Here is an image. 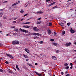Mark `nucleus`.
<instances>
[{
    "mask_svg": "<svg viewBox=\"0 0 76 76\" xmlns=\"http://www.w3.org/2000/svg\"><path fill=\"white\" fill-rule=\"evenodd\" d=\"M12 43L13 45L19 44V42L18 41H14L12 42Z\"/></svg>",
    "mask_w": 76,
    "mask_h": 76,
    "instance_id": "obj_1",
    "label": "nucleus"
},
{
    "mask_svg": "<svg viewBox=\"0 0 76 76\" xmlns=\"http://www.w3.org/2000/svg\"><path fill=\"white\" fill-rule=\"evenodd\" d=\"M20 31H21V32H25V33H27V34L28 33V31H27L26 30L22 29L20 28Z\"/></svg>",
    "mask_w": 76,
    "mask_h": 76,
    "instance_id": "obj_2",
    "label": "nucleus"
},
{
    "mask_svg": "<svg viewBox=\"0 0 76 76\" xmlns=\"http://www.w3.org/2000/svg\"><path fill=\"white\" fill-rule=\"evenodd\" d=\"M33 29L34 31H39V29L37 27H34Z\"/></svg>",
    "mask_w": 76,
    "mask_h": 76,
    "instance_id": "obj_3",
    "label": "nucleus"
},
{
    "mask_svg": "<svg viewBox=\"0 0 76 76\" xmlns=\"http://www.w3.org/2000/svg\"><path fill=\"white\" fill-rule=\"evenodd\" d=\"M20 2V1H18L17 2H16V3L13 4H12V7H13L14 6H15V5H16V4H19V3Z\"/></svg>",
    "mask_w": 76,
    "mask_h": 76,
    "instance_id": "obj_4",
    "label": "nucleus"
},
{
    "mask_svg": "<svg viewBox=\"0 0 76 76\" xmlns=\"http://www.w3.org/2000/svg\"><path fill=\"white\" fill-rule=\"evenodd\" d=\"M6 54L7 56H8V57H10V58H13V56L12 55L7 53Z\"/></svg>",
    "mask_w": 76,
    "mask_h": 76,
    "instance_id": "obj_5",
    "label": "nucleus"
},
{
    "mask_svg": "<svg viewBox=\"0 0 76 76\" xmlns=\"http://www.w3.org/2000/svg\"><path fill=\"white\" fill-rule=\"evenodd\" d=\"M42 13H44V12H42V11H38L37 12L36 14H42Z\"/></svg>",
    "mask_w": 76,
    "mask_h": 76,
    "instance_id": "obj_6",
    "label": "nucleus"
},
{
    "mask_svg": "<svg viewBox=\"0 0 76 76\" xmlns=\"http://www.w3.org/2000/svg\"><path fill=\"white\" fill-rule=\"evenodd\" d=\"M24 50H25V51H26V52H27V53H29L30 52L29 50L27 48H25L24 49Z\"/></svg>",
    "mask_w": 76,
    "mask_h": 76,
    "instance_id": "obj_7",
    "label": "nucleus"
},
{
    "mask_svg": "<svg viewBox=\"0 0 76 76\" xmlns=\"http://www.w3.org/2000/svg\"><path fill=\"white\" fill-rule=\"evenodd\" d=\"M30 26H23V28H29Z\"/></svg>",
    "mask_w": 76,
    "mask_h": 76,
    "instance_id": "obj_8",
    "label": "nucleus"
},
{
    "mask_svg": "<svg viewBox=\"0 0 76 76\" xmlns=\"http://www.w3.org/2000/svg\"><path fill=\"white\" fill-rule=\"evenodd\" d=\"M71 44V42L67 43L66 44V46H67V47H68L69 46H70V45Z\"/></svg>",
    "mask_w": 76,
    "mask_h": 76,
    "instance_id": "obj_9",
    "label": "nucleus"
},
{
    "mask_svg": "<svg viewBox=\"0 0 76 76\" xmlns=\"http://www.w3.org/2000/svg\"><path fill=\"white\" fill-rule=\"evenodd\" d=\"M59 25L62 26H64V24L63 23H59Z\"/></svg>",
    "mask_w": 76,
    "mask_h": 76,
    "instance_id": "obj_10",
    "label": "nucleus"
},
{
    "mask_svg": "<svg viewBox=\"0 0 76 76\" xmlns=\"http://www.w3.org/2000/svg\"><path fill=\"white\" fill-rule=\"evenodd\" d=\"M35 73H36V74H37V75H38V76H41L42 75V74H39L38 72H35Z\"/></svg>",
    "mask_w": 76,
    "mask_h": 76,
    "instance_id": "obj_11",
    "label": "nucleus"
},
{
    "mask_svg": "<svg viewBox=\"0 0 76 76\" xmlns=\"http://www.w3.org/2000/svg\"><path fill=\"white\" fill-rule=\"evenodd\" d=\"M70 31L71 33H74L75 32V31L72 28H71L70 30Z\"/></svg>",
    "mask_w": 76,
    "mask_h": 76,
    "instance_id": "obj_12",
    "label": "nucleus"
},
{
    "mask_svg": "<svg viewBox=\"0 0 76 76\" xmlns=\"http://www.w3.org/2000/svg\"><path fill=\"white\" fill-rule=\"evenodd\" d=\"M42 23V22L41 21L39 20V21H37V24L39 25V24H41Z\"/></svg>",
    "mask_w": 76,
    "mask_h": 76,
    "instance_id": "obj_13",
    "label": "nucleus"
},
{
    "mask_svg": "<svg viewBox=\"0 0 76 76\" xmlns=\"http://www.w3.org/2000/svg\"><path fill=\"white\" fill-rule=\"evenodd\" d=\"M52 59L53 60H56V57L55 56H52Z\"/></svg>",
    "mask_w": 76,
    "mask_h": 76,
    "instance_id": "obj_14",
    "label": "nucleus"
},
{
    "mask_svg": "<svg viewBox=\"0 0 76 76\" xmlns=\"http://www.w3.org/2000/svg\"><path fill=\"white\" fill-rule=\"evenodd\" d=\"M48 33L49 35H50L51 34V31L50 30H49L48 31Z\"/></svg>",
    "mask_w": 76,
    "mask_h": 76,
    "instance_id": "obj_15",
    "label": "nucleus"
},
{
    "mask_svg": "<svg viewBox=\"0 0 76 76\" xmlns=\"http://www.w3.org/2000/svg\"><path fill=\"white\" fill-rule=\"evenodd\" d=\"M23 23V24H30V23H31V22H26V23Z\"/></svg>",
    "mask_w": 76,
    "mask_h": 76,
    "instance_id": "obj_16",
    "label": "nucleus"
},
{
    "mask_svg": "<svg viewBox=\"0 0 76 76\" xmlns=\"http://www.w3.org/2000/svg\"><path fill=\"white\" fill-rule=\"evenodd\" d=\"M16 69H17V70H19L20 69L19 68V67H18V65H16Z\"/></svg>",
    "mask_w": 76,
    "mask_h": 76,
    "instance_id": "obj_17",
    "label": "nucleus"
},
{
    "mask_svg": "<svg viewBox=\"0 0 76 76\" xmlns=\"http://www.w3.org/2000/svg\"><path fill=\"white\" fill-rule=\"evenodd\" d=\"M23 57H24L25 58H26L28 57V56L26 55H24V54H23Z\"/></svg>",
    "mask_w": 76,
    "mask_h": 76,
    "instance_id": "obj_18",
    "label": "nucleus"
},
{
    "mask_svg": "<svg viewBox=\"0 0 76 76\" xmlns=\"http://www.w3.org/2000/svg\"><path fill=\"white\" fill-rule=\"evenodd\" d=\"M65 33H66V32H65V31H63L62 32V35H64L65 34Z\"/></svg>",
    "mask_w": 76,
    "mask_h": 76,
    "instance_id": "obj_19",
    "label": "nucleus"
},
{
    "mask_svg": "<svg viewBox=\"0 0 76 76\" xmlns=\"http://www.w3.org/2000/svg\"><path fill=\"white\" fill-rule=\"evenodd\" d=\"M3 15V13L2 12L0 13V17H2V15Z\"/></svg>",
    "mask_w": 76,
    "mask_h": 76,
    "instance_id": "obj_20",
    "label": "nucleus"
},
{
    "mask_svg": "<svg viewBox=\"0 0 76 76\" xmlns=\"http://www.w3.org/2000/svg\"><path fill=\"white\" fill-rule=\"evenodd\" d=\"M33 35H35V36L37 35H37H38V33H33Z\"/></svg>",
    "mask_w": 76,
    "mask_h": 76,
    "instance_id": "obj_21",
    "label": "nucleus"
},
{
    "mask_svg": "<svg viewBox=\"0 0 76 76\" xmlns=\"http://www.w3.org/2000/svg\"><path fill=\"white\" fill-rule=\"evenodd\" d=\"M53 45H55V46H57V44L56 43H53Z\"/></svg>",
    "mask_w": 76,
    "mask_h": 76,
    "instance_id": "obj_22",
    "label": "nucleus"
},
{
    "mask_svg": "<svg viewBox=\"0 0 76 76\" xmlns=\"http://www.w3.org/2000/svg\"><path fill=\"white\" fill-rule=\"evenodd\" d=\"M39 38V37H34V39H38Z\"/></svg>",
    "mask_w": 76,
    "mask_h": 76,
    "instance_id": "obj_23",
    "label": "nucleus"
},
{
    "mask_svg": "<svg viewBox=\"0 0 76 76\" xmlns=\"http://www.w3.org/2000/svg\"><path fill=\"white\" fill-rule=\"evenodd\" d=\"M38 37H40V36H41V34L39 33H37V36Z\"/></svg>",
    "mask_w": 76,
    "mask_h": 76,
    "instance_id": "obj_24",
    "label": "nucleus"
},
{
    "mask_svg": "<svg viewBox=\"0 0 76 76\" xmlns=\"http://www.w3.org/2000/svg\"><path fill=\"white\" fill-rule=\"evenodd\" d=\"M24 12V11L23 10H21L20 12V13H23Z\"/></svg>",
    "mask_w": 76,
    "mask_h": 76,
    "instance_id": "obj_25",
    "label": "nucleus"
},
{
    "mask_svg": "<svg viewBox=\"0 0 76 76\" xmlns=\"http://www.w3.org/2000/svg\"><path fill=\"white\" fill-rule=\"evenodd\" d=\"M44 43V42L42 41L39 42V43L40 44H43Z\"/></svg>",
    "mask_w": 76,
    "mask_h": 76,
    "instance_id": "obj_26",
    "label": "nucleus"
},
{
    "mask_svg": "<svg viewBox=\"0 0 76 76\" xmlns=\"http://www.w3.org/2000/svg\"><path fill=\"white\" fill-rule=\"evenodd\" d=\"M52 25V23L51 22L49 23V26H50Z\"/></svg>",
    "mask_w": 76,
    "mask_h": 76,
    "instance_id": "obj_27",
    "label": "nucleus"
},
{
    "mask_svg": "<svg viewBox=\"0 0 76 76\" xmlns=\"http://www.w3.org/2000/svg\"><path fill=\"white\" fill-rule=\"evenodd\" d=\"M55 3H56V2H53V3L50 4H51V6H52V5H53V4H55Z\"/></svg>",
    "mask_w": 76,
    "mask_h": 76,
    "instance_id": "obj_28",
    "label": "nucleus"
},
{
    "mask_svg": "<svg viewBox=\"0 0 76 76\" xmlns=\"http://www.w3.org/2000/svg\"><path fill=\"white\" fill-rule=\"evenodd\" d=\"M64 66H68V63H65L64 64Z\"/></svg>",
    "mask_w": 76,
    "mask_h": 76,
    "instance_id": "obj_29",
    "label": "nucleus"
},
{
    "mask_svg": "<svg viewBox=\"0 0 76 76\" xmlns=\"http://www.w3.org/2000/svg\"><path fill=\"white\" fill-rule=\"evenodd\" d=\"M18 29H14V31H15L16 32H18Z\"/></svg>",
    "mask_w": 76,
    "mask_h": 76,
    "instance_id": "obj_30",
    "label": "nucleus"
},
{
    "mask_svg": "<svg viewBox=\"0 0 76 76\" xmlns=\"http://www.w3.org/2000/svg\"><path fill=\"white\" fill-rule=\"evenodd\" d=\"M3 72V70L1 69H0V72Z\"/></svg>",
    "mask_w": 76,
    "mask_h": 76,
    "instance_id": "obj_31",
    "label": "nucleus"
},
{
    "mask_svg": "<svg viewBox=\"0 0 76 76\" xmlns=\"http://www.w3.org/2000/svg\"><path fill=\"white\" fill-rule=\"evenodd\" d=\"M66 69H69V66H66L65 67Z\"/></svg>",
    "mask_w": 76,
    "mask_h": 76,
    "instance_id": "obj_32",
    "label": "nucleus"
},
{
    "mask_svg": "<svg viewBox=\"0 0 76 76\" xmlns=\"http://www.w3.org/2000/svg\"><path fill=\"white\" fill-rule=\"evenodd\" d=\"M67 25L68 26H70V23H67Z\"/></svg>",
    "mask_w": 76,
    "mask_h": 76,
    "instance_id": "obj_33",
    "label": "nucleus"
},
{
    "mask_svg": "<svg viewBox=\"0 0 76 76\" xmlns=\"http://www.w3.org/2000/svg\"><path fill=\"white\" fill-rule=\"evenodd\" d=\"M28 65L29 66H32V65L31 64H28Z\"/></svg>",
    "mask_w": 76,
    "mask_h": 76,
    "instance_id": "obj_34",
    "label": "nucleus"
},
{
    "mask_svg": "<svg viewBox=\"0 0 76 76\" xmlns=\"http://www.w3.org/2000/svg\"><path fill=\"white\" fill-rule=\"evenodd\" d=\"M57 6L53 7V9H56V8H57Z\"/></svg>",
    "mask_w": 76,
    "mask_h": 76,
    "instance_id": "obj_35",
    "label": "nucleus"
},
{
    "mask_svg": "<svg viewBox=\"0 0 76 76\" xmlns=\"http://www.w3.org/2000/svg\"><path fill=\"white\" fill-rule=\"evenodd\" d=\"M41 56H42V57H44V54H41Z\"/></svg>",
    "mask_w": 76,
    "mask_h": 76,
    "instance_id": "obj_36",
    "label": "nucleus"
},
{
    "mask_svg": "<svg viewBox=\"0 0 76 76\" xmlns=\"http://www.w3.org/2000/svg\"><path fill=\"white\" fill-rule=\"evenodd\" d=\"M56 53H60V50H57L56 51Z\"/></svg>",
    "mask_w": 76,
    "mask_h": 76,
    "instance_id": "obj_37",
    "label": "nucleus"
},
{
    "mask_svg": "<svg viewBox=\"0 0 76 76\" xmlns=\"http://www.w3.org/2000/svg\"><path fill=\"white\" fill-rule=\"evenodd\" d=\"M51 0H46V2H48V1H51Z\"/></svg>",
    "mask_w": 76,
    "mask_h": 76,
    "instance_id": "obj_38",
    "label": "nucleus"
},
{
    "mask_svg": "<svg viewBox=\"0 0 76 76\" xmlns=\"http://www.w3.org/2000/svg\"><path fill=\"white\" fill-rule=\"evenodd\" d=\"M54 36H56V35H57V33H56V32H54Z\"/></svg>",
    "mask_w": 76,
    "mask_h": 76,
    "instance_id": "obj_39",
    "label": "nucleus"
},
{
    "mask_svg": "<svg viewBox=\"0 0 76 76\" xmlns=\"http://www.w3.org/2000/svg\"><path fill=\"white\" fill-rule=\"evenodd\" d=\"M3 19H7V17H4Z\"/></svg>",
    "mask_w": 76,
    "mask_h": 76,
    "instance_id": "obj_40",
    "label": "nucleus"
},
{
    "mask_svg": "<svg viewBox=\"0 0 76 76\" xmlns=\"http://www.w3.org/2000/svg\"><path fill=\"white\" fill-rule=\"evenodd\" d=\"M41 18H38L37 20H41Z\"/></svg>",
    "mask_w": 76,
    "mask_h": 76,
    "instance_id": "obj_41",
    "label": "nucleus"
},
{
    "mask_svg": "<svg viewBox=\"0 0 76 76\" xmlns=\"http://www.w3.org/2000/svg\"><path fill=\"white\" fill-rule=\"evenodd\" d=\"M2 26V24H1V23L0 22V27H1V26Z\"/></svg>",
    "mask_w": 76,
    "mask_h": 76,
    "instance_id": "obj_42",
    "label": "nucleus"
},
{
    "mask_svg": "<svg viewBox=\"0 0 76 76\" xmlns=\"http://www.w3.org/2000/svg\"><path fill=\"white\" fill-rule=\"evenodd\" d=\"M5 63L7 64H9V62L7 61H6Z\"/></svg>",
    "mask_w": 76,
    "mask_h": 76,
    "instance_id": "obj_43",
    "label": "nucleus"
},
{
    "mask_svg": "<svg viewBox=\"0 0 76 76\" xmlns=\"http://www.w3.org/2000/svg\"><path fill=\"white\" fill-rule=\"evenodd\" d=\"M50 10H51L48 9V10H47V11H48V12H50Z\"/></svg>",
    "mask_w": 76,
    "mask_h": 76,
    "instance_id": "obj_44",
    "label": "nucleus"
},
{
    "mask_svg": "<svg viewBox=\"0 0 76 76\" xmlns=\"http://www.w3.org/2000/svg\"><path fill=\"white\" fill-rule=\"evenodd\" d=\"M54 39H50V41H54Z\"/></svg>",
    "mask_w": 76,
    "mask_h": 76,
    "instance_id": "obj_45",
    "label": "nucleus"
},
{
    "mask_svg": "<svg viewBox=\"0 0 76 76\" xmlns=\"http://www.w3.org/2000/svg\"><path fill=\"white\" fill-rule=\"evenodd\" d=\"M7 3V1H5L3 2V3L4 4L5 3Z\"/></svg>",
    "mask_w": 76,
    "mask_h": 76,
    "instance_id": "obj_46",
    "label": "nucleus"
},
{
    "mask_svg": "<svg viewBox=\"0 0 76 76\" xmlns=\"http://www.w3.org/2000/svg\"><path fill=\"white\" fill-rule=\"evenodd\" d=\"M16 21H14L13 22V23H16Z\"/></svg>",
    "mask_w": 76,
    "mask_h": 76,
    "instance_id": "obj_47",
    "label": "nucleus"
},
{
    "mask_svg": "<svg viewBox=\"0 0 76 76\" xmlns=\"http://www.w3.org/2000/svg\"><path fill=\"white\" fill-rule=\"evenodd\" d=\"M11 28H15V26H12L11 27Z\"/></svg>",
    "mask_w": 76,
    "mask_h": 76,
    "instance_id": "obj_48",
    "label": "nucleus"
},
{
    "mask_svg": "<svg viewBox=\"0 0 76 76\" xmlns=\"http://www.w3.org/2000/svg\"><path fill=\"white\" fill-rule=\"evenodd\" d=\"M27 15H28V14H26L25 15L23 16L24 17H25V16H27Z\"/></svg>",
    "mask_w": 76,
    "mask_h": 76,
    "instance_id": "obj_49",
    "label": "nucleus"
},
{
    "mask_svg": "<svg viewBox=\"0 0 76 76\" xmlns=\"http://www.w3.org/2000/svg\"><path fill=\"white\" fill-rule=\"evenodd\" d=\"M70 66H73V64H72V63H71L70 64Z\"/></svg>",
    "mask_w": 76,
    "mask_h": 76,
    "instance_id": "obj_50",
    "label": "nucleus"
},
{
    "mask_svg": "<svg viewBox=\"0 0 76 76\" xmlns=\"http://www.w3.org/2000/svg\"><path fill=\"white\" fill-rule=\"evenodd\" d=\"M17 19V18H14V20H16Z\"/></svg>",
    "mask_w": 76,
    "mask_h": 76,
    "instance_id": "obj_51",
    "label": "nucleus"
},
{
    "mask_svg": "<svg viewBox=\"0 0 76 76\" xmlns=\"http://www.w3.org/2000/svg\"><path fill=\"white\" fill-rule=\"evenodd\" d=\"M13 69H14V70H15V71H16V69H15V68L14 67Z\"/></svg>",
    "mask_w": 76,
    "mask_h": 76,
    "instance_id": "obj_52",
    "label": "nucleus"
},
{
    "mask_svg": "<svg viewBox=\"0 0 76 76\" xmlns=\"http://www.w3.org/2000/svg\"><path fill=\"white\" fill-rule=\"evenodd\" d=\"M61 74L62 75H64V73H63V72H62L61 73Z\"/></svg>",
    "mask_w": 76,
    "mask_h": 76,
    "instance_id": "obj_53",
    "label": "nucleus"
},
{
    "mask_svg": "<svg viewBox=\"0 0 76 76\" xmlns=\"http://www.w3.org/2000/svg\"><path fill=\"white\" fill-rule=\"evenodd\" d=\"M67 73H68V72L67 71H66L65 72V74H67Z\"/></svg>",
    "mask_w": 76,
    "mask_h": 76,
    "instance_id": "obj_54",
    "label": "nucleus"
},
{
    "mask_svg": "<svg viewBox=\"0 0 76 76\" xmlns=\"http://www.w3.org/2000/svg\"><path fill=\"white\" fill-rule=\"evenodd\" d=\"M2 45H3V44L1 43H0V46H1Z\"/></svg>",
    "mask_w": 76,
    "mask_h": 76,
    "instance_id": "obj_55",
    "label": "nucleus"
},
{
    "mask_svg": "<svg viewBox=\"0 0 76 76\" xmlns=\"http://www.w3.org/2000/svg\"><path fill=\"white\" fill-rule=\"evenodd\" d=\"M70 75H69V74H67L66 76H69Z\"/></svg>",
    "mask_w": 76,
    "mask_h": 76,
    "instance_id": "obj_56",
    "label": "nucleus"
},
{
    "mask_svg": "<svg viewBox=\"0 0 76 76\" xmlns=\"http://www.w3.org/2000/svg\"><path fill=\"white\" fill-rule=\"evenodd\" d=\"M28 4H31V2H29V1H28Z\"/></svg>",
    "mask_w": 76,
    "mask_h": 76,
    "instance_id": "obj_57",
    "label": "nucleus"
},
{
    "mask_svg": "<svg viewBox=\"0 0 76 76\" xmlns=\"http://www.w3.org/2000/svg\"><path fill=\"white\" fill-rule=\"evenodd\" d=\"M70 69H73V66H71L70 68Z\"/></svg>",
    "mask_w": 76,
    "mask_h": 76,
    "instance_id": "obj_58",
    "label": "nucleus"
},
{
    "mask_svg": "<svg viewBox=\"0 0 76 76\" xmlns=\"http://www.w3.org/2000/svg\"><path fill=\"white\" fill-rule=\"evenodd\" d=\"M72 1V0H68L67 1V2H69V1Z\"/></svg>",
    "mask_w": 76,
    "mask_h": 76,
    "instance_id": "obj_59",
    "label": "nucleus"
},
{
    "mask_svg": "<svg viewBox=\"0 0 76 76\" xmlns=\"http://www.w3.org/2000/svg\"><path fill=\"white\" fill-rule=\"evenodd\" d=\"M28 4H27L26 5L25 7H28Z\"/></svg>",
    "mask_w": 76,
    "mask_h": 76,
    "instance_id": "obj_60",
    "label": "nucleus"
},
{
    "mask_svg": "<svg viewBox=\"0 0 76 76\" xmlns=\"http://www.w3.org/2000/svg\"><path fill=\"white\" fill-rule=\"evenodd\" d=\"M3 9H1L0 10V11H3Z\"/></svg>",
    "mask_w": 76,
    "mask_h": 76,
    "instance_id": "obj_61",
    "label": "nucleus"
},
{
    "mask_svg": "<svg viewBox=\"0 0 76 76\" xmlns=\"http://www.w3.org/2000/svg\"><path fill=\"white\" fill-rule=\"evenodd\" d=\"M23 19H23V18L21 20V21H22V20H23Z\"/></svg>",
    "mask_w": 76,
    "mask_h": 76,
    "instance_id": "obj_62",
    "label": "nucleus"
},
{
    "mask_svg": "<svg viewBox=\"0 0 76 76\" xmlns=\"http://www.w3.org/2000/svg\"><path fill=\"white\" fill-rule=\"evenodd\" d=\"M35 65H36V66H37V65H38V64L36 63L35 64Z\"/></svg>",
    "mask_w": 76,
    "mask_h": 76,
    "instance_id": "obj_63",
    "label": "nucleus"
},
{
    "mask_svg": "<svg viewBox=\"0 0 76 76\" xmlns=\"http://www.w3.org/2000/svg\"><path fill=\"white\" fill-rule=\"evenodd\" d=\"M26 61H28V59H26Z\"/></svg>",
    "mask_w": 76,
    "mask_h": 76,
    "instance_id": "obj_64",
    "label": "nucleus"
}]
</instances>
